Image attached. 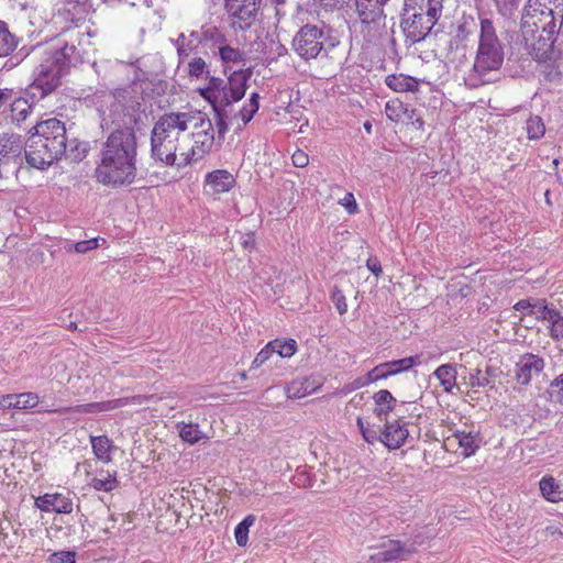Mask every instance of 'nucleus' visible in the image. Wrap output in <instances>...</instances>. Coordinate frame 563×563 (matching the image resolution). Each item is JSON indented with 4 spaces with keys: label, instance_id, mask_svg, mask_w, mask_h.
I'll return each mask as SVG.
<instances>
[{
    "label": "nucleus",
    "instance_id": "nucleus-1",
    "mask_svg": "<svg viewBox=\"0 0 563 563\" xmlns=\"http://www.w3.org/2000/svg\"><path fill=\"white\" fill-rule=\"evenodd\" d=\"M81 62L75 44L64 42L62 46L46 51L32 71V82L25 88V96L30 97L32 103H36L54 93L70 68Z\"/></svg>",
    "mask_w": 563,
    "mask_h": 563
},
{
    "label": "nucleus",
    "instance_id": "nucleus-2",
    "mask_svg": "<svg viewBox=\"0 0 563 563\" xmlns=\"http://www.w3.org/2000/svg\"><path fill=\"white\" fill-rule=\"evenodd\" d=\"M532 8L525 4L521 18L520 45L526 53L538 62H545L553 52L554 35L558 33V18L540 10L529 12Z\"/></svg>",
    "mask_w": 563,
    "mask_h": 563
},
{
    "label": "nucleus",
    "instance_id": "nucleus-3",
    "mask_svg": "<svg viewBox=\"0 0 563 563\" xmlns=\"http://www.w3.org/2000/svg\"><path fill=\"white\" fill-rule=\"evenodd\" d=\"M189 128L188 112H169L161 115L151 132L153 158L161 163H175L176 145L179 141L188 139Z\"/></svg>",
    "mask_w": 563,
    "mask_h": 563
},
{
    "label": "nucleus",
    "instance_id": "nucleus-4",
    "mask_svg": "<svg viewBox=\"0 0 563 563\" xmlns=\"http://www.w3.org/2000/svg\"><path fill=\"white\" fill-rule=\"evenodd\" d=\"M444 9V0H405L401 29L411 44L423 41L438 24Z\"/></svg>",
    "mask_w": 563,
    "mask_h": 563
},
{
    "label": "nucleus",
    "instance_id": "nucleus-5",
    "mask_svg": "<svg viewBox=\"0 0 563 563\" xmlns=\"http://www.w3.org/2000/svg\"><path fill=\"white\" fill-rule=\"evenodd\" d=\"M251 76L249 68L233 70L227 79L210 76L206 86L199 87L197 92L211 108L230 107L244 98Z\"/></svg>",
    "mask_w": 563,
    "mask_h": 563
},
{
    "label": "nucleus",
    "instance_id": "nucleus-6",
    "mask_svg": "<svg viewBox=\"0 0 563 563\" xmlns=\"http://www.w3.org/2000/svg\"><path fill=\"white\" fill-rule=\"evenodd\" d=\"M225 40V34L219 26L206 23L198 30L181 32L176 38H170L177 54V67L180 68L189 57L203 52H214L216 45Z\"/></svg>",
    "mask_w": 563,
    "mask_h": 563
},
{
    "label": "nucleus",
    "instance_id": "nucleus-7",
    "mask_svg": "<svg viewBox=\"0 0 563 563\" xmlns=\"http://www.w3.org/2000/svg\"><path fill=\"white\" fill-rule=\"evenodd\" d=\"M504 59V45L477 44L473 65L464 76L465 85L474 89L496 82L500 78Z\"/></svg>",
    "mask_w": 563,
    "mask_h": 563
},
{
    "label": "nucleus",
    "instance_id": "nucleus-8",
    "mask_svg": "<svg viewBox=\"0 0 563 563\" xmlns=\"http://www.w3.org/2000/svg\"><path fill=\"white\" fill-rule=\"evenodd\" d=\"M328 40L323 26L314 24L302 25L291 41L294 52L303 60L327 56L325 42Z\"/></svg>",
    "mask_w": 563,
    "mask_h": 563
},
{
    "label": "nucleus",
    "instance_id": "nucleus-9",
    "mask_svg": "<svg viewBox=\"0 0 563 563\" xmlns=\"http://www.w3.org/2000/svg\"><path fill=\"white\" fill-rule=\"evenodd\" d=\"M24 140L20 134H0V178L15 176L24 163Z\"/></svg>",
    "mask_w": 563,
    "mask_h": 563
},
{
    "label": "nucleus",
    "instance_id": "nucleus-10",
    "mask_svg": "<svg viewBox=\"0 0 563 563\" xmlns=\"http://www.w3.org/2000/svg\"><path fill=\"white\" fill-rule=\"evenodd\" d=\"M29 133L54 152L53 157L60 159L65 154L68 136L65 123L60 120L52 118L41 121L32 126Z\"/></svg>",
    "mask_w": 563,
    "mask_h": 563
},
{
    "label": "nucleus",
    "instance_id": "nucleus-11",
    "mask_svg": "<svg viewBox=\"0 0 563 563\" xmlns=\"http://www.w3.org/2000/svg\"><path fill=\"white\" fill-rule=\"evenodd\" d=\"M191 132V158L202 159L214 145V128L211 120L200 111L188 112Z\"/></svg>",
    "mask_w": 563,
    "mask_h": 563
},
{
    "label": "nucleus",
    "instance_id": "nucleus-12",
    "mask_svg": "<svg viewBox=\"0 0 563 563\" xmlns=\"http://www.w3.org/2000/svg\"><path fill=\"white\" fill-rule=\"evenodd\" d=\"M123 126L114 129L108 135V158L110 156H136V137L134 124L136 122L132 113L123 114Z\"/></svg>",
    "mask_w": 563,
    "mask_h": 563
},
{
    "label": "nucleus",
    "instance_id": "nucleus-13",
    "mask_svg": "<svg viewBox=\"0 0 563 563\" xmlns=\"http://www.w3.org/2000/svg\"><path fill=\"white\" fill-rule=\"evenodd\" d=\"M136 156H110L108 158V186L124 187L134 183L136 177Z\"/></svg>",
    "mask_w": 563,
    "mask_h": 563
},
{
    "label": "nucleus",
    "instance_id": "nucleus-14",
    "mask_svg": "<svg viewBox=\"0 0 563 563\" xmlns=\"http://www.w3.org/2000/svg\"><path fill=\"white\" fill-rule=\"evenodd\" d=\"M262 0H227L225 10L232 19L233 27L249 29L256 20Z\"/></svg>",
    "mask_w": 563,
    "mask_h": 563
},
{
    "label": "nucleus",
    "instance_id": "nucleus-15",
    "mask_svg": "<svg viewBox=\"0 0 563 563\" xmlns=\"http://www.w3.org/2000/svg\"><path fill=\"white\" fill-rule=\"evenodd\" d=\"M24 162H26L27 166L31 168L45 170L52 166L54 162L58 161L57 157H53L54 152L48 150V147L38 140H34V136L31 134L27 141H24Z\"/></svg>",
    "mask_w": 563,
    "mask_h": 563
},
{
    "label": "nucleus",
    "instance_id": "nucleus-16",
    "mask_svg": "<svg viewBox=\"0 0 563 563\" xmlns=\"http://www.w3.org/2000/svg\"><path fill=\"white\" fill-rule=\"evenodd\" d=\"M416 552V544H405L399 540L386 539L378 547V551L371 555L374 563H387L407 560Z\"/></svg>",
    "mask_w": 563,
    "mask_h": 563
},
{
    "label": "nucleus",
    "instance_id": "nucleus-17",
    "mask_svg": "<svg viewBox=\"0 0 563 563\" xmlns=\"http://www.w3.org/2000/svg\"><path fill=\"white\" fill-rule=\"evenodd\" d=\"M388 0H355L356 12L361 22L368 26V31L385 25L386 15L384 5Z\"/></svg>",
    "mask_w": 563,
    "mask_h": 563
},
{
    "label": "nucleus",
    "instance_id": "nucleus-18",
    "mask_svg": "<svg viewBox=\"0 0 563 563\" xmlns=\"http://www.w3.org/2000/svg\"><path fill=\"white\" fill-rule=\"evenodd\" d=\"M404 416H397L394 420H386L382 427V443L388 450H397L405 445L409 431Z\"/></svg>",
    "mask_w": 563,
    "mask_h": 563
},
{
    "label": "nucleus",
    "instance_id": "nucleus-19",
    "mask_svg": "<svg viewBox=\"0 0 563 563\" xmlns=\"http://www.w3.org/2000/svg\"><path fill=\"white\" fill-rule=\"evenodd\" d=\"M545 367L544 358L538 354L525 353L516 363V379L521 385H529L534 376Z\"/></svg>",
    "mask_w": 563,
    "mask_h": 563
},
{
    "label": "nucleus",
    "instance_id": "nucleus-20",
    "mask_svg": "<svg viewBox=\"0 0 563 563\" xmlns=\"http://www.w3.org/2000/svg\"><path fill=\"white\" fill-rule=\"evenodd\" d=\"M417 364H419L418 356H410L398 361L386 362L369 371L367 374V380L373 383L379 379H386L400 372L407 371Z\"/></svg>",
    "mask_w": 563,
    "mask_h": 563
},
{
    "label": "nucleus",
    "instance_id": "nucleus-21",
    "mask_svg": "<svg viewBox=\"0 0 563 563\" xmlns=\"http://www.w3.org/2000/svg\"><path fill=\"white\" fill-rule=\"evenodd\" d=\"M500 19L490 13L478 14V42L477 44L504 45L498 36Z\"/></svg>",
    "mask_w": 563,
    "mask_h": 563
},
{
    "label": "nucleus",
    "instance_id": "nucleus-22",
    "mask_svg": "<svg viewBox=\"0 0 563 563\" xmlns=\"http://www.w3.org/2000/svg\"><path fill=\"white\" fill-rule=\"evenodd\" d=\"M235 186L234 176L225 169L208 173L205 178V191L208 195H220L230 191Z\"/></svg>",
    "mask_w": 563,
    "mask_h": 563
},
{
    "label": "nucleus",
    "instance_id": "nucleus-23",
    "mask_svg": "<svg viewBox=\"0 0 563 563\" xmlns=\"http://www.w3.org/2000/svg\"><path fill=\"white\" fill-rule=\"evenodd\" d=\"M450 442H456L461 449V454L465 457L472 456L481 448L482 438L476 431H455Z\"/></svg>",
    "mask_w": 563,
    "mask_h": 563
},
{
    "label": "nucleus",
    "instance_id": "nucleus-24",
    "mask_svg": "<svg viewBox=\"0 0 563 563\" xmlns=\"http://www.w3.org/2000/svg\"><path fill=\"white\" fill-rule=\"evenodd\" d=\"M374 409L373 412L380 421L388 420L390 412L396 410L397 399L387 389H380L373 396Z\"/></svg>",
    "mask_w": 563,
    "mask_h": 563
},
{
    "label": "nucleus",
    "instance_id": "nucleus-25",
    "mask_svg": "<svg viewBox=\"0 0 563 563\" xmlns=\"http://www.w3.org/2000/svg\"><path fill=\"white\" fill-rule=\"evenodd\" d=\"M37 506L43 511H55L57 514H70L73 511L71 499L60 494H45L40 498Z\"/></svg>",
    "mask_w": 563,
    "mask_h": 563
},
{
    "label": "nucleus",
    "instance_id": "nucleus-26",
    "mask_svg": "<svg viewBox=\"0 0 563 563\" xmlns=\"http://www.w3.org/2000/svg\"><path fill=\"white\" fill-rule=\"evenodd\" d=\"M320 388V384L311 378L303 377L294 379L286 387V395L289 399H300L309 396Z\"/></svg>",
    "mask_w": 563,
    "mask_h": 563
},
{
    "label": "nucleus",
    "instance_id": "nucleus-27",
    "mask_svg": "<svg viewBox=\"0 0 563 563\" xmlns=\"http://www.w3.org/2000/svg\"><path fill=\"white\" fill-rule=\"evenodd\" d=\"M227 41L228 38L225 37L221 44L216 45L224 73L228 71V68L231 65H239L245 62V53L239 48L228 45Z\"/></svg>",
    "mask_w": 563,
    "mask_h": 563
},
{
    "label": "nucleus",
    "instance_id": "nucleus-28",
    "mask_svg": "<svg viewBox=\"0 0 563 563\" xmlns=\"http://www.w3.org/2000/svg\"><path fill=\"white\" fill-rule=\"evenodd\" d=\"M22 97H11V103L9 106L11 121L20 125L31 113L32 106L30 97L25 96V91Z\"/></svg>",
    "mask_w": 563,
    "mask_h": 563
},
{
    "label": "nucleus",
    "instance_id": "nucleus-29",
    "mask_svg": "<svg viewBox=\"0 0 563 563\" xmlns=\"http://www.w3.org/2000/svg\"><path fill=\"white\" fill-rule=\"evenodd\" d=\"M91 8L90 0H63L58 12H64L67 14L66 18L74 22L84 19Z\"/></svg>",
    "mask_w": 563,
    "mask_h": 563
},
{
    "label": "nucleus",
    "instance_id": "nucleus-30",
    "mask_svg": "<svg viewBox=\"0 0 563 563\" xmlns=\"http://www.w3.org/2000/svg\"><path fill=\"white\" fill-rule=\"evenodd\" d=\"M385 84L394 91L397 92H416L419 89V80L415 77L394 74L385 79Z\"/></svg>",
    "mask_w": 563,
    "mask_h": 563
},
{
    "label": "nucleus",
    "instance_id": "nucleus-31",
    "mask_svg": "<svg viewBox=\"0 0 563 563\" xmlns=\"http://www.w3.org/2000/svg\"><path fill=\"white\" fill-rule=\"evenodd\" d=\"M433 376L439 380L443 390L448 394H453L454 389H459L456 385L457 372L454 365L443 364L439 366Z\"/></svg>",
    "mask_w": 563,
    "mask_h": 563
},
{
    "label": "nucleus",
    "instance_id": "nucleus-32",
    "mask_svg": "<svg viewBox=\"0 0 563 563\" xmlns=\"http://www.w3.org/2000/svg\"><path fill=\"white\" fill-rule=\"evenodd\" d=\"M528 7L532 8L529 12H548L550 15L560 19L561 26H563V0H528Z\"/></svg>",
    "mask_w": 563,
    "mask_h": 563
},
{
    "label": "nucleus",
    "instance_id": "nucleus-33",
    "mask_svg": "<svg viewBox=\"0 0 563 563\" xmlns=\"http://www.w3.org/2000/svg\"><path fill=\"white\" fill-rule=\"evenodd\" d=\"M189 137L179 141L176 145L175 163H163L166 166H174L177 168H184L192 163L198 162V158H191V144H188Z\"/></svg>",
    "mask_w": 563,
    "mask_h": 563
},
{
    "label": "nucleus",
    "instance_id": "nucleus-34",
    "mask_svg": "<svg viewBox=\"0 0 563 563\" xmlns=\"http://www.w3.org/2000/svg\"><path fill=\"white\" fill-rule=\"evenodd\" d=\"M184 65L188 76L191 78L200 79L206 77L208 79L210 77L209 65L202 56H191Z\"/></svg>",
    "mask_w": 563,
    "mask_h": 563
},
{
    "label": "nucleus",
    "instance_id": "nucleus-35",
    "mask_svg": "<svg viewBox=\"0 0 563 563\" xmlns=\"http://www.w3.org/2000/svg\"><path fill=\"white\" fill-rule=\"evenodd\" d=\"M99 464L100 460H87L85 462L87 485L98 492L106 490V477L97 476Z\"/></svg>",
    "mask_w": 563,
    "mask_h": 563
},
{
    "label": "nucleus",
    "instance_id": "nucleus-36",
    "mask_svg": "<svg viewBox=\"0 0 563 563\" xmlns=\"http://www.w3.org/2000/svg\"><path fill=\"white\" fill-rule=\"evenodd\" d=\"M179 437L189 444H196L207 438L197 423L180 422L177 424Z\"/></svg>",
    "mask_w": 563,
    "mask_h": 563
},
{
    "label": "nucleus",
    "instance_id": "nucleus-37",
    "mask_svg": "<svg viewBox=\"0 0 563 563\" xmlns=\"http://www.w3.org/2000/svg\"><path fill=\"white\" fill-rule=\"evenodd\" d=\"M88 150V143L79 142L77 139H68L66 152L63 156L71 162L79 163L87 156Z\"/></svg>",
    "mask_w": 563,
    "mask_h": 563
},
{
    "label": "nucleus",
    "instance_id": "nucleus-38",
    "mask_svg": "<svg viewBox=\"0 0 563 563\" xmlns=\"http://www.w3.org/2000/svg\"><path fill=\"white\" fill-rule=\"evenodd\" d=\"M260 109V95L257 92L251 93L249 100L235 113V118L241 119L243 125H246L253 119L254 114Z\"/></svg>",
    "mask_w": 563,
    "mask_h": 563
},
{
    "label": "nucleus",
    "instance_id": "nucleus-39",
    "mask_svg": "<svg viewBox=\"0 0 563 563\" xmlns=\"http://www.w3.org/2000/svg\"><path fill=\"white\" fill-rule=\"evenodd\" d=\"M16 45V37L9 31L7 23L0 21V57L10 55Z\"/></svg>",
    "mask_w": 563,
    "mask_h": 563
},
{
    "label": "nucleus",
    "instance_id": "nucleus-40",
    "mask_svg": "<svg viewBox=\"0 0 563 563\" xmlns=\"http://www.w3.org/2000/svg\"><path fill=\"white\" fill-rule=\"evenodd\" d=\"M103 91L97 90L92 95H88L85 97L84 102L87 106V108L93 109L100 117V128L103 129V122H104V107L106 101L103 99Z\"/></svg>",
    "mask_w": 563,
    "mask_h": 563
},
{
    "label": "nucleus",
    "instance_id": "nucleus-41",
    "mask_svg": "<svg viewBox=\"0 0 563 563\" xmlns=\"http://www.w3.org/2000/svg\"><path fill=\"white\" fill-rule=\"evenodd\" d=\"M526 132L529 140H539L545 133V125L539 115H530L526 121Z\"/></svg>",
    "mask_w": 563,
    "mask_h": 563
},
{
    "label": "nucleus",
    "instance_id": "nucleus-42",
    "mask_svg": "<svg viewBox=\"0 0 563 563\" xmlns=\"http://www.w3.org/2000/svg\"><path fill=\"white\" fill-rule=\"evenodd\" d=\"M268 345L272 353H277L280 357H290L297 350L296 341L291 339L288 341L274 340Z\"/></svg>",
    "mask_w": 563,
    "mask_h": 563
},
{
    "label": "nucleus",
    "instance_id": "nucleus-43",
    "mask_svg": "<svg viewBox=\"0 0 563 563\" xmlns=\"http://www.w3.org/2000/svg\"><path fill=\"white\" fill-rule=\"evenodd\" d=\"M385 113L390 121L399 122L408 113V109L399 99H393L386 102Z\"/></svg>",
    "mask_w": 563,
    "mask_h": 563
},
{
    "label": "nucleus",
    "instance_id": "nucleus-44",
    "mask_svg": "<svg viewBox=\"0 0 563 563\" xmlns=\"http://www.w3.org/2000/svg\"><path fill=\"white\" fill-rule=\"evenodd\" d=\"M540 490L542 496L549 501H556L559 497V485L555 483V479L551 476H544L540 481Z\"/></svg>",
    "mask_w": 563,
    "mask_h": 563
},
{
    "label": "nucleus",
    "instance_id": "nucleus-45",
    "mask_svg": "<svg viewBox=\"0 0 563 563\" xmlns=\"http://www.w3.org/2000/svg\"><path fill=\"white\" fill-rule=\"evenodd\" d=\"M549 334L553 341L560 342L563 340V316L556 310L552 316H549Z\"/></svg>",
    "mask_w": 563,
    "mask_h": 563
},
{
    "label": "nucleus",
    "instance_id": "nucleus-46",
    "mask_svg": "<svg viewBox=\"0 0 563 563\" xmlns=\"http://www.w3.org/2000/svg\"><path fill=\"white\" fill-rule=\"evenodd\" d=\"M38 397L33 393H23L15 396L14 402H9L8 408L26 409L37 405Z\"/></svg>",
    "mask_w": 563,
    "mask_h": 563
},
{
    "label": "nucleus",
    "instance_id": "nucleus-47",
    "mask_svg": "<svg viewBox=\"0 0 563 563\" xmlns=\"http://www.w3.org/2000/svg\"><path fill=\"white\" fill-rule=\"evenodd\" d=\"M548 394L551 402L563 405V373L551 382Z\"/></svg>",
    "mask_w": 563,
    "mask_h": 563
},
{
    "label": "nucleus",
    "instance_id": "nucleus-48",
    "mask_svg": "<svg viewBox=\"0 0 563 563\" xmlns=\"http://www.w3.org/2000/svg\"><path fill=\"white\" fill-rule=\"evenodd\" d=\"M227 108L228 107L212 108V110L214 112V118H216V129L218 132V137L220 140L224 137L225 133L229 130V126L227 123V118H228Z\"/></svg>",
    "mask_w": 563,
    "mask_h": 563
},
{
    "label": "nucleus",
    "instance_id": "nucleus-49",
    "mask_svg": "<svg viewBox=\"0 0 563 563\" xmlns=\"http://www.w3.org/2000/svg\"><path fill=\"white\" fill-rule=\"evenodd\" d=\"M490 374V367H487L485 374L479 368H476L473 373L470 374V385L472 387H493L492 382L488 378Z\"/></svg>",
    "mask_w": 563,
    "mask_h": 563
},
{
    "label": "nucleus",
    "instance_id": "nucleus-50",
    "mask_svg": "<svg viewBox=\"0 0 563 563\" xmlns=\"http://www.w3.org/2000/svg\"><path fill=\"white\" fill-rule=\"evenodd\" d=\"M536 309L534 312H531L530 316H534L537 320L549 321V316H552L556 312L558 309L554 307H549L545 300H534Z\"/></svg>",
    "mask_w": 563,
    "mask_h": 563
},
{
    "label": "nucleus",
    "instance_id": "nucleus-51",
    "mask_svg": "<svg viewBox=\"0 0 563 563\" xmlns=\"http://www.w3.org/2000/svg\"><path fill=\"white\" fill-rule=\"evenodd\" d=\"M330 298L338 312L343 316L347 312L346 297L338 286H333L330 292Z\"/></svg>",
    "mask_w": 563,
    "mask_h": 563
},
{
    "label": "nucleus",
    "instance_id": "nucleus-52",
    "mask_svg": "<svg viewBox=\"0 0 563 563\" xmlns=\"http://www.w3.org/2000/svg\"><path fill=\"white\" fill-rule=\"evenodd\" d=\"M92 450L95 453L93 460H100V464L106 463V435L91 437Z\"/></svg>",
    "mask_w": 563,
    "mask_h": 563
},
{
    "label": "nucleus",
    "instance_id": "nucleus-53",
    "mask_svg": "<svg viewBox=\"0 0 563 563\" xmlns=\"http://www.w3.org/2000/svg\"><path fill=\"white\" fill-rule=\"evenodd\" d=\"M76 552L75 551H59L54 552L49 555V563H75Z\"/></svg>",
    "mask_w": 563,
    "mask_h": 563
},
{
    "label": "nucleus",
    "instance_id": "nucleus-54",
    "mask_svg": "<svg viewBox=\"0 0 563 563\" xmlns=\"http://www.w3.org/2000/svg\"><path fill=\"white\" fill-rule=\"evenodd\" d=\"M99 157L100 163L96 168V176L99 183L106 185V143H101Z\"/></svg>",
    "mask_w": 563,
    "mask_h": 563
},
{
    "label": "nucleus",
    "instance_id": "nucleus-55",
    "mask_svg": "<svg viewBox=\"0 0 563 563\" xmlns=\"http://www.w3.org/2000/svg\"><path fill=\"white\" fill-rule=\"evenodd\" d=\"M99 238H92L85 241H79L75 243L74 247L77 253H86L90 250H93L98 246Z\"/></svg>",
    "mask_w": 563,
    "mask_h": 563
},
{
    "label": "nucleus",
    "instance_id": "nucleus-56",
    "mask_svg": "<svg viewBox=\"0 0 563 563\" xmlns=\"http://www.w3.org/2000/svg\"><path fill=\"white\" fill-rule=\"evenodd\" d=\"M272 355H273V353L269 349V345L266 344V346L263 347L255 356V358L252 363V367L257 368V367L262 366Z\"/></svg>",
    "mask_w": 563,
    "mask_h": 563
},
{
    "label": "nucleus",
    "instance_id": "nucleus-57",
    "mask_svg": "<svg viewBox=\"0 0 563 563\" xmlns=\"http://www.w3.org/2000/svg\"><path fill=\"white\" fill-rule=\"evenodd\" d=\"M235 541L240 547H244L249 540V530L244 525L239 523L234 529Z\"/></svg>",
    "mask_w": 563,
    "mask_h": 563
},
{
    "label": "nucleus",
    "instance_id": "nucleus-58",
    "mask_svg": "<svg viewBox=\"0 0 563 563\" xmlns=\"http://www.w3.org/2000/svg\"><path fill=\"white\" fill-rule=\"evenodd\" d=\"M362 437L369 444H374L376 441L382 442V430L377 431L371 426L368 429L363 430Z\"/></svg>",
    "mask_w": 563,
    "mask_h": 563
},
{
    "label": "nucleus",
    "instance_id": "nucleus-59",
    "mask_svg": "<svg viewBox=\"0 0 563 563\" xmlns=\"http://www.w3.org/2000/svg\"><path fill=\"white\" fill-rule=\"evenodd\" d=\"M11 97H13L12 89H0V112L5 113L11 103Z\"/></svg>",
    "mask_w": 563,
    "mask_h": 563
},
{
    "label": "nucleus",
    "instance_id": "nucleus-60",
    "mask_svg": "<svg viewBox=\"0 0 563 563\" xmlns=\"http://www.w3.org/2000/svg\"><path fill=\"white\" fill-rule=\"evenodd\" d=\"M514 309L517 311H521L528 316H530L531 312H534L536 305L534 300L531 299H522L519 300L515 306Z\"/></svg>",
    "mask_w": 563,
    "mask_h": 563
},
{
    "label": "nucleus",
    "instance_id": "nucleus-61",
    "mask_svg": "<svg viewBox=\"0 0 563 563\" xmlns=\"http://www.w3.org/2000/svg\"><path fill=\"white\" fill-rule=\"evenodd\" d=\"M291 161H292V164L296 166V167H299V168H303L308 165L309 163V157L308 155L301 151V150H297L292 156H291Z\"/></svg>",
    "mask_w": 563,
    "mask_h": 563
},
{
    "label": "nucleus",
    "instance_id": "nucleus-62",
    "mask_svg": "<svg viewBox=\"0 0 563 563\" xmlns=\"http://www.w3.org/2000/svg\"><path fill=\"white\" fill-rule=\"evenodd\" d=\"M340 203L345 207V209L347 210V212L350 214H353V213H356L357 212V203L355 201V198L353 196V194L349 192L344 196V198L340 201Z\"/></svg>",
    "mask_w": 563,
    "mask_h": 563
},
{
    "label": "nucleus",
    "instance_id": "nucleus-63",
    "mask_svg": "<svg viewBox=\"0 0 563 563\" xmlns=\"http://www.w3.org/2000/svg\"><path fill=\"white\" fill-rule=\"evenodd\" d=\"M366 267L368 268V271H371L376 277H378L383 269H382V265H380V262L377 257H369L367 261H366Z\"/></svg>",
    "mask_w": 563,
    "mask_h": 563
},
{
    "label": "nucleus",
    "instance_id": "nucleus-64",
    "mask_svg": "<svg viewBox=\"0 0 563 563\" xmlns=\"http://www.w3.org/2000/svg\"><path fill=\"white\" fill-rule=\"evenodd\" d=\"M241 245L244 250H253L255 246V238L253 233H246L241 236Z\"/></svg>",
    "mask_w": 563,
    "mask_h": 563
}]
</instances>
